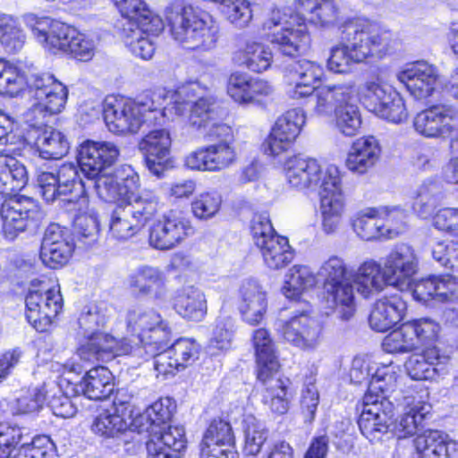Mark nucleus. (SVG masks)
Instances as JSON below:
<instances>
[{"label":"nucleus","instance_id":"nucleus-1","mask_svg":"<svg viewBox=\"0 0 458 458\" xmlns=\"http://www.w3.org/2000/svg\"><path fill=\"white\" fill-rule=\"evenodd\" d=\"M339 30L343 42L331 48L327 64L334 73H348L354 64L382 58L394 45L389 30L366 19L344 21Z\"/></svg>","mask_w":458,"mask_h":458},{"label":"nucleus","instance_id":"nucleus-2","mask_svg":"<svg viewBox=\"0 0 458 458\" xmlns=\"http://www.w3.org/2000/svg\"><path fill=\"white\" fill-rule=\"evenodd\" d=\"M166 89L148 90L136 99L123 97H107L103 107L93 106V115L102 111L108 130L115 134L137 133L142 125H163L169 108H163L165 103Z\"/></svg>","mask_w":458,"mask_h":458},{"label":"nucleus","instance_id":"nucleus-3","mask_svg":"<svg viewBox=\"0 0 458 458\" xmlns=\"http://www.w3.org/2000/svg\"><path fill=\"white\" fill-rule=\"evenodd\" d=\"M164 16L171 37L183 47L208 51L216 47L219 28L209 14L175 0L165 7Z\"/></svg>","mask_w":458,"mask_h":458},{"label":"nucleus","instance_id":"nucleus-4","mask_svg":"<svg viewBox=\"0 0 458 458\" xmlns=\"http://www.w3.org/2000/svg\"><path fill=\"white\" fill-rule=\"evenodd\" d=\"M395 385L396 375L388 367L377 369L369 383L358 424L361 434L370 442L380 440L388 430L394 405L387 398Z\"/></svg>","mask_w":458,"mask_h":458},{"label":"nucleus","instance_id":"nucleus-5","mask_svg":"<svg viewBox=\"0 0 458 458\" xmlns=\"http://www.w3.org/2000/svg\"><path fill=\"white\" fill-rule=\"evenodd\" d=\"M313 100L312 113L315 115L328 117L334 113L336 128L342 134L352 137L358 132L361 119L353 81L321 85Z\"/></svg>","mask_w":458,"mask_h":458},{"label":"nucleus","instance_id":"nucleus-6","mask_svg":"<svg viewBox=\"0 0 458 458\" xmlns=\"http://www.w3.org/2000/svg\"><path fill=\"white\" fill-rule=\"evenodd\" d=\"M198 86L189 84L177 90L166 89L163 108H169L166 120L183 115L190 110L189 123L197 129L207 128L216 116V104L212 96L197 97Z\"/></svg>","mask_w":458,"mask_h":458},{"label":"nucleus","instance_id":"nucleus-7","mask_svg":"<svg viewBox=\"0 0 458 458\" xmlns=\"http://www.w3.org/2000/svg\"><path fill=\"white\" fill-rule=\"evenodd\" d=\"M126 324L127 328L137 335L147 354H154L170 342L169 325L154 309L131 307L127 311Z\"/></svg>","mask_w":458,"mask_h":458},{"label":"nucleus","instance_id":"nucleus-8","mask_svg":"<svg viewBox=\"0 0 458 458\" xmlns=\"http://www.w3.org/2000/svg\"><path fill=\"white\" fill-rule=\"evenodd\" d=\"M25 89L33 102L31 112L43 117L62 112L68 98L67 87L47 72H28Z\"/></svg>","mask_w":458,"mask_h":458},{"label":"nucleus","instance_id":"nucleus-9","mask_svg":"<svg viewBox=\"0 0 458 458\" xmlns=\"http://www.w3.org/2000/svg\"><path fill=\"white\" fill-rule=\"evenodd\" d=\"M282 26L273 33L271 43L286 56L295 57L304 53L310 47V37L303 17L294 13H282L280 10H273L271 17L264 23V28Z\"/></svg>","mask_w":458,"mask_h":458},{"label":"nucleus","instance_id":"nucleus-10","mask_svg":"<svg viewBox=\"0 0 458 458\" xmlns=\"http://www.w3.org/2000/svg\"><path fill=\"white\" fill-rule=\"evenodd\" d=\"M26 318L39 332L51 326L63 308L59 288H50L46 282L33 280L25 299Z\"/></svg>","mask_w":458,"mask_h":458},{"label":"nucleus","instance_id":"nucleus-11","mask_svg":"<svg viewBox=\"0 0 458 458\" xmlns=\"http://www.w3.org/2000/svg\"><path fill=\"white\" fill-rule=\"evenodd\" d=\"M251 233L265 265L270 269H281L293 259V252L285 237L278 235L268 217L256 216L252 221Z\"/></svg>","mask_w":458,"mask_h":458},{"label":"nucleus","instance_id":"nucleus-12","mask_svg":"<svg viewBox=\"0 0 458 458\" xmlns=\"http://www.w3.org/2000/svg\"><path fill=\"white\" fill-rule=\"evenodd\" d=\"M120 155L118 147L109 141L85 140L77 154L78 164L84 175L95 182L102 175H108L107 170L117 160Z\"/></svg>","mask_w":458,"mask_h":458},{"label":"nucleus","instance_id":"nucleus-13","mask_svg":"<svg viewBox=\"0 0 458 458\" xmlns=\"http://www.w3.org/2000/svg\"><path fill=\"white\" fill-rule=\"evenodd\" d=\"M413 127L425 138L446 139L458 130V108L446 104L432 106L415 115Z\"/></svg>","mask_w":458,"mask_h":458},{"label":"nucleus","instance_id":"nucleus-14","mask_svg":"<svg viewBox=\"0 0 458 458\" xmlns=\"http://www.w3.org/2000/svg\"><path fill=\"white\" fill-rule=\"evenodd\" d=\"M26 25L30 28L38 42L52 53H66L78 30L67 24L54 21L48 17H38L34 13L24 16Z\"/></svg>","mask_w":458,"mask_h":458},{"label":"nucleus","instance_id":"nucleus-15","mask_svg":"<svg viewBox=\"0 0 458 458\" xmlns=\"http://www.w3.org/2000/svg\"><path fill=\"white\" fill-rule=\"evenodd\" d=\"M95 190L105 201L122 199L128 202L140 195V177L131 165H123L114 173L99 177L95 182Z\"/></svg>","mask_w":458,"mask_h":458},{"label":"nucleus","instance_id":"nucleus-16","mask_svg":"<svg viewBox=\"0 0 458 458\" xmlns=\"http://www.w3.org/2000/svg\"><path fill=\"white\" fill-rule=\"evenodd\" d=\"M0 214L4 236L13 240L20 233L36 226L39 210L32 198L21 195L4 201Z\"/></svg>","mask_w":458,"mask_h":458},{"label":"nucleus","instance_id":"nucleus-17","mask_svg":"<svg viewBox=\"0 0 458 458\" xmlns=\"http://www.w3.org/2000/svg\"><path fill=\"white\" fill-rule=\"evenodd\" d=\"M87 338L77 350L80 358L87 361H108L118 355L140 352V347L132 345L131 340H117L101 331L91 333Z\"/></svg>","mask_w":458,"mask_h":458},{"label":"nucleus","instance_id":"nucleus-18","mask_svg":"<svg viewBox=\"0 0 458 458\" xmlns=\"http://www.w3.org/2000/svg\"><path fill=\"white\" fill-rule=\"evenodd\" d=\"M192 233L191 222L181 213L170 210L150 227L148 242L157 250H171Z\"/></svg>","mask_w":458,"mask_h":458},{"label":"nucleus","instance_id":"nucleus-19","mask_svg":"<svg viewBox=\"0 0 458 458\" xmlns=\"http://www.w3.org/2000/svg\"><path fill=\"white\" fill-rule=\"evenodd\" d=\"M284 171L288 185L300 191H319L327 176L317 159L301 155L287 158Z\"/></svg>","mask_w":458,"mask_h":458},{"label":"nucleus","instance_id":"nucleus-20","mask_svg":"<svg viewBox=\"0 0 458 458\" xmlns=\"http://www.w3.org/2000/svg\"><path fill=\"white\" fill-rule=\"evenodd\" d=\"M322 75L323 68L314 62L302 59L290 64L284 69V79L293 86L289 91L291 98L300 99L308 97L312 109L315 106L313 97L321 87H315L314 84L321 80Z\"/></svg>","mask_w":458,"mask_h":458},{"label":"nucleus","instance_id":"nucleus-21","mask_svg":"<svg viewBox=\"0 0 458 458\" xmlns=\"http://www.w3.org/2000/svg\"><path fill=\"white\" fill-rule=\"evenodd\" d=\"M236 160L234 148L226 140L198 148L185 157V165L191 170L216 172L232 165Z\"/></svg>","mask_w":458,"mask_h":458},{"label":"nucleus","instance_id":"nucleus-22","mask_svg":"<svg viewBox=\"0 0 458 458\" xmlns=\"http://www.w3.org/2000/svg\"><path fill=\"white\" fill-rule=\"evenodd\" d=\"M150 355L155 358V369L158 374L174 375L194 363L199 357V345L193 340L180 338L169 348Z\"/></svg>","mask_w":458,"mask_h":458},{"label":"nucleus","instance_id":"nucleus-23","mask_svg":"<svg viewBox=\"0 0 458 458\" xmlns=\"http://www.w3.org/2000/svg\"><path fill=\"white\" fill-rule=\"evenodd\" d=\"M277 332L291 344L301 350H314L319 344L320 327L304 313L276 324Z\"/></svg>","mask_w":458,"mask_h":458},{"label":"nucleus","instance_id":"nucleus-24","mask_svg":"<svg viewBox=\"0 0 458 458\" xmlns=\"http://www.w3.org/2000/svg\"><path fill=\"white\" fill-rule=\"evenodd\" d=\"M384 268L389 285L402 290L409 287L418 269V259L414 250L407 244L396 246L386 257Z\"/></svg>","mask_w":458,"mask_h":458},{"label":"nucleus","instance_id":"nucleus-25","mask_svg":"<svg viewBox=\"0 0 458 458\" xmlns=\"http://www.w3.org/2000/svg\"><path fill=\"white\" fill-rule=\"evenodd\" d=\"M450 357L432 345L411 355L405 363L408 375L414 380H436L447 374Z\"/></svg>","mask_w":458,"mask_h":458},{"label":"nucleus","instance_id":"nucleus-26","mask_svg":"<svg viewBox=\"0 0 458 458\" xmlns=\"http://www.w3.org/2000/svg\"><path fill=\"white\" fill-rule=\"evenodd\" d=\"M171 142L170 132L165 129L149 131L139 142V149L145 156L147 167L157 177L165 170Z\"/></svg>","mask_w":458,"mask_h":458},{"label":"nucleus","instance_id":"nucleus-27","mask_svg":"<svg viewBox=\"0 0 458 458\" xmlns=\"http://www.w3.org/2000/svg\"><path fill=\"white\" fill-rule=\"evenodd\" d=\"M398 81L415 98L421 99L432 94L437 80L436 69L428 63H417L397 73Z\"/></svg>","mask_w":458,"mask_h":458},{"label":"nucleus","instance_id":"nucleus-28","mask_svg":"<svg viewBox=\"0 0 458 458\" xmlns=\"http://www.w3.org/2000/svg\"><path fill=\"white\" fill-rule=\"evenodd\" d=\"M295 8L304 21H309L320 27L337 25L343 18L337 0H297Z\"/></svg>","mask_w":458,"mask_h":458},{"label":"nucleus","instance_id":"nucleus-29","mask_svg":"<svg viewBox=\"0 0 458 458\" xmlns=\"http://www.w3.org/2000/svg\"><path fill=\"white\" fill-rule=\"evenodd\" d=\"M406 310V302L400 294L385 296L374 304L369 325L376 331H387L403 319Z\"/></svg>","mask_w":458,"mask_h":458},{"label":"nucleus","instance_id":"nucleus-30","mask_svg":"<svg viewBox=\"0 0 458 458\" xmlns=\"http://www.w3.org/2000/svg\"><path fill=\"white\" fill-rule=\"evenodd\" d=\"M165 276L152 266L139 267L129 277L130 287L140 296L163 300L166 295Z\"/></svg>","mask_w":458,"mask_h":458},{"label":"nucleus","instance_id":"nucleus-31","mask_svg":"<svg viewBox=\"0 0 458 458\" xmlns=\"http://www.w3.org/2000/svg\"><path fill=\"white\" fill-rule=\"evenodd\" d=\"M267 293L255 280L242 283L240 288L239 310L243 319L250 325L259 323L267 311Z\"/></svg>","mask_w":458,"mask_h":458},{"label":"nucleus","instance_id":"nucleus-32","mask_svg":"<svg viewBox=\"0 0 458 458\" xmlns=\"http://www.w3.org/2000/svg\"><path fill=\"white\" fill-rule=\"evenodd\" d=\"M381 148L373 136L357 139L352 145L346 158L347 168L356 174H363L377 162Z\"/></svg>","mask_w":458,"mask_h":458},{"label":"nucleus","instance_id":"nucleus-33","mask_svg":"<svg viewBox=\"0 0 458 458\" xmlns=\"http://www.w3.org/2000/svg\"><path fill=\"white\" fill-rule=\"evenodd\" d=\"M321 214L343 215L344 198L342 189V176L337 166L327 167V176L318 191Z\"/></svg>","mask_w":458,"mask_h":458},{"label":"nucleus","instance_id":"nucleus-34","mask_svg":"<svg viewBox=\"0 0 458 458\" xmlns=\"http://www.w3.org/2000/svg\"><path fill=\"white\" fill-rule=\"evenodd\" d=\"M53 172L64 194V201L79 205L80 210L87 208L85 184L79 176L77 165L72 163H64Z\"/></svg>","mask_w":458,"mask_h":458},{"label":"nucleus","instance_id":"nucleus-35","mask_svg":"<svg viewBox=\"0 0 458 458\" xmlns=\"http://www.w3.org/2000/svg\"><path fill=\"white\" fill-rule=\"evenodd\" d=\"M13 154H0V193L4 195L22 190L29 181L25 165Z\"/></svg>","mask_w":458,"mask_h":458},{"label":"nucleus","instance_id":"nucleus-36","mask_svg":"<svg viewBox=\"0 0 458 458\" xmlns=\"http://www.w3.org/2000/svg\"><path fill=\"white\" fill-rule=\"evenodd\" d=\"M274 374L269 373L266 378H258L264 386L261 401L273 413L283 415L288 411L290 406V382L288 379L274 377Z\"/></svg>","mask_w":458,"mask_h":458},{"label":"nucleus","instance_id":"nucleus-37","mask_svg":"<svg viewBox=\"0 0 458 458\" xmlns=\"http://www.w3.org/2000/svg\"><path fill=\"white\" fill-rule=\"evenodd\" d=\"M111 371L103 366L89 369L77 385V391L91 400H104L114 391Z\"/></svg>","mask_w":458,"mask_h":458},{"label":"nucleus","instance_id":"nucleus-38","mask_svg":"<svg viewBox=\"0 0 458 458\" xmlns=\"http://www.w3.org/2000/svg\"><path fill=\"white\" fill-rule=\"evenodd\" d=\"M252 341L258 368L257 377L266 378L269 373H276L279 368L275 344L265 328L255 330Z\"/></svg>","mask_w":458,"mask_h":458},{"label":"nucleus","instance_id":"nucleus-39","mask_svg":"<svg viewBox=\"0 0 458 458\" xmlns=\"http://www.w3.org/2000/svg\"><path fill=\"white\" fill-rule=\"evenodd\" d=\"M123 26V38L128 48L131 40L135 45L141 39L159 34L164 29L162 19L150 10H144L140 19L126 21Z\"/></svg>","mask_w":458,"mask_h":458},{"label":"nucleus","instance_id":"nucleus-40","mask_svg":"<svg viewBox=\"0 0 458 458\" xmlns=\"http://www.w3.org/2000/svg\"><path fill=\"white\" fill-rule=\"evenodd\" d=\"M354 283L358 293L368 298L381 292L385 285L388 284V279L385 268L379 263L367 260L359 267Z\"/></svg>","mask_w":458,"mask_h":458},{"label":"nucleus","instance_id":"nucleus-41","mask_svg":"<svg viewBox=\"0 0 458 458\" xmlns=\"http://www.w3.org/2000/svg\"><path fill=\"white\" fill-rule=\"evenodd\" d=\"M273 54L268 47L254 41L247 42L245 47L235 51L233 61L235 64L254 72L267 70L272 63Z\"/></svg>","mask_w":458,"mask_h":458},{"label":"nucleus","instance_id":"nucleus-42","mask_svg":"<svg viewBox=\"0 0 458 458\" xmlns=\"http://www.w3.org/2000/svg\"><path fill=\"white\" fill-rule=\"evenodd\" d=\"M324 294L329 308L338 310L343 319H349L354 312L353 288L348 279L324 287Z\"/></svg>","mask_w":458,"mask_h":458},{"label":"nucleus","instance_id":"nucleus-43","mask_svg":"<svg viewBox=\"0 0 458 458\" xmlns=\"http://www.w3.org/2000/svg\"><path fill=\"white\" fill-rule=\"evenodd\" d=\"M174 309L180 316L186 319L201 321L207 314L206 296L198 288H186L176 297Z\"/></svg>","mask_w":458,"mask_h":458},{"label":"nucleus","instance_id":"nucleus-44","mask_svg":"<svg viewBox=\"0 0 458 458\" xmlns=\"http://www.w3.org/2000/svg\"><path fill=\"white\" fill-rule=\"evenodd\" d=\"M352 226L357 235L365 241L386 239V233L377 208H368L357 212L352 219Z\"/></svg>","mask_w":458,"mask_h":458},{"label":"nucleus","instance_id":"nucleus-45","mask_svg":"<svg viewBox=\"0 0 458 458\" xmlns=\"http://www.w3.org/2000/svg\"><path fill=\"white\" fill-rule=\"evenodd\" d=\"M123 204L137 219L141 228L152 220L161 208L158 195L149 189L141 190L140 195Z\"/></svg>","mask_w":458,"mask_h":458},{"label":"nucleus","instance_id":"nucleus-46","mask_svg":"<svg viewBox=\"0 0 458 458\" xmlns=\"http://www.w3.org/2000/svg\"><path fill=\"white\" fill-rule=\"evenodd\" d=\"M36 148L42 158L59 159L68 153L69 142L63 132L48 127L37 137Z\"/></svg>","mask_w":458,"mask_h":458},{"label":"nucleus","instance_id":"nucleus-47","mask_svg":"<svg viewBox=\"0 0 458 458\" xmlns=\"http://www.w3.org/2000/svg\"><path fill=\"white\" fill-rule=\"evenodd\" d=\"M316 284L317 275L309 267L295 265L286 274L282 292L288 299H297Z\"/></svg>","mask_w":458,"mask_h":458},{"label":"nucleus","instance_id":"nucleus-48","mask_svg":"<svg viewBox=\"0 0 458 458\" xmlns=\"http://www.w3.org/2000/svg\"><path fill=\"white\" fill-rule=\"evenodd\" d=\"M123 203L112 211L109 221V232L112 237L126 241L136 235L142 228Z\"/></svg>","mask_w":458,"mask_h":458},{"label":"nucleus","instance_id":"nucleus-49","mask_svg":"<svg viewBox=\"0 0 458 458\" xmlns=\"http://www.w3.org/2000/svg\"><path fill=\"white\" fill-rule=\"evenodd\" d=\"M25 41L26 35L17 19L0 13V44L4 50L15 54L22 49Z\"/></svg>","mask_w":458,"mask_h":458},{"label":"nucleus","instance_id":"nucleus-50","mask_svg":"<svg viewBox=\"0 0 458 458\" xmlns=\"http://www.w3.org/2000/svg\"><path fill=\"white\" fill-rule=\"evenodd\" d=\"M443 199L441 187L436 182H423L412 204L414 212L423 219L430 217Z\"/></svg>","mask_w":458,"mask_h":458},{"label":"nucleus","instance_id":"nucleus-51","mask_svg":"<svg viewBox=\"0 0 458 458\" xmlns=\"http://www.w3.org/2000/svg\"><path fill=\"white\" fill-rule=\"evenodd\" d=\"M128 428L127 420L123 414L117 413V410L102 411L95 417L91 425L94 433L106 438L116 437L124 433Z\"/></svg>","mask_w":458,"mask_h":458},{"label":"nucleus","instance_id":"nucleus-52","mask_svg":"<svg viewBox=\"0 0 458 458\" xmlns=\"http://www.w3.org/2000/svg\"><path fill=\"white\" fill-rule=\"evenodd\" d=\"M244 446L247 455H258L267 439L268 431L263 422L251 414L243 419Z\"/></svg>","mask_w":458,"mask_h":458},{"label":"nucleus","instance_id":"nucleus-53","mask_svg":"<svg viewBox=\"0 0 458 458\" xmlns=\"http://www.w3.org/2000/svg\"><path fill=\"white\" fill-rule=\"evenodd\" d=\"M221 4L222 13L235 28L244 29L253 18L251 4L249 0H216Z\"/></svg>","mask_w":458,"mask_h":458},{"label":"nucleus","instance_id":"nucleus-54","mask_svg":"<svg viewBox=\"0 0 458 458\" xmlns=\"http://www.w3.org/2000/svg\"><path fill=\"white\" fill-rule=\"evenodd\" d=\"M445 433L439 430H426L413 440L418 458H441Z\"/></svg>","mask_w":458,"mask_h":458},{"label":"nucleus","instance_id":"nucleus-55","mask_svg":"<svg viewBox=\"0 0 458 458\" xmlns=\"http://www.w3.org/2000/svg\"><path fill=\"white\" fill-rule=\"evenodd\" d=\"M382 347L389 353H406L417 348V342L406 323L392 331L383 340Z\"/></svg>","mask_w":458,"mask_h":458},{"label":"nucleus","instance_id":"nucleus-56","mask_svg":"<svg viewBox=\"0 0 458 458\" xmlns=\"http://www.w3.org/2000/svg\"><path fill=\"white\" fill-rule=\"evenodd\" d=\"M428 411L420 403L410 407L395 421L394 430L399 438L413 436L422 427V422Z\"/></svg>","mask_w":458,"mask_h":458},{"label":"nucleus","instance_id":"nucleus-57","mask_svg":"<svg viewBox=\"0 0 458 458\" xmlns=\"http://www.w3.org/2000/svg\"><path fill=\"white\" fill-rule=\"evenodd\" d=\"M418 344L431 345L435 344L441 332V326L437 320L424 317L407 322Z\"/></svg>","mask_w":458,"mask_h":458},{"label":"nucleus","instance_id":"nucleus-58","mask_svg":"<svg viewBox=\"0 0 458 458\" xmlns=\"http://www.w3.org/2000/svg\"><path fill=\"white\" fill-rule=\"evenodd\" d=\"M27 73H21L12 64L0 60V94L14 96L25 89Z\"/></svg>","mask_w":458,"mask_h":458},{"label":"nucleus","instance_id":"nucleus-59","mask_svg":"<svg viewBox=\"0 0 458 458\" xmlns=\"http://www.w3.org/2000/svg\"><path fill=\"white\" fill-rule=\"evenodd\" d=\"M221 205L222 196L217 191H205L199 194L191 202V211L196 218L207 221L218 213Z\"/></svg>","mask_w":458,"mask_h":458},{"label":"nucleus","instance_id":"nucleus-60","mask_svg":"<svg viewBox=\"0 0 458 458\" xmlns=\"http://www.w3.org/2000/svg\"><path fill=\"white\" fill-rule=\"evenodd\" d=\"M305 123V114L302 109L294 108L287 111L280 116L273 130L276 131L283 138L293 142L300 133L301 127Z\"/></svg>","mask_w":458,"mask_h":458},{"label":"nucleus","instance_id":"nucleus-61","mask_svg":"<svg viewBox=\"0 0 458 458\" xmlns=\"http://www.w3.org/2000/svg\"><path fill=\"white\" fill-rule=\"evenodd\" d=\"M378 216L384 224L386 239H392L403 233L406 228V212L398 206L379 207Z\"/></svg>","mask_w":458,"mask_h":458},{"label":"nucleus","instance_id":"nucleus-62","mask_svg":"<svg viewBox=\"0 0 458 458\" xmlns=\"http://www.w3.org/2000/svg\"><path fill=\"white\" fill-rule=\"evenodd\" d=\"M431 255L440 266L458 273V241L442 240L435 242L431 247Z\"/></svg>","mask_w":458,"mask_h":458},{"label":"nucleus","instance_id":"nucleus-63","mask_svg":"<svg viewBox=\"0 0 458 458\" xmlns=\"http://www.w3.org/2000/svg\"><path fill=\"white\" fill-rule=\"evenodd\" d=\"M46 396L44 386L22 389L15 399L13 409L22 414L38 411L43 406Z\"/></svg>","mask_w":458,"mask_h":458},{"label":"nucleus","instance_id":"nucleus-64","mask_svg":"<svg viewBox=\"0 0 458 458\" xmlns=\"http://www.w3.org/2000/svg\"><path fill=\"white\" fill-rule=\"evenodd\" d=\"M89 206L79 209V215L74 219V232L79 241L92 243L97 241L98 234V221L94 212H88Z\"/></svg>","mask_w":458,"mask_h":458}]
</instances>
